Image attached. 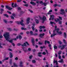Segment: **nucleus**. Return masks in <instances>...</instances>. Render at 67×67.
I'll return each mask as SVG.
<instances>
[{
  "instance_id": "f257e3e1",
  "label": "nucleus",
  "mask_w": 67,
  "mask_h": 67,
  "mask_svg": "<svg viewBox=\"0 0 67 67\" xmlns=\"http://www.w3.org/2000/svg\"><path fill=\"white\" fill-rule=\"evenodd\" d=\"M4 36L5 38L6 41H8L9 43H12V42H13V40H9V33L6 32L5 34L3 35Z\"/></svg>"
},
{
  "instance_id": "f03ea898",
  "label": "nucleus",
  "mask_w": 67,
  "mask_h": 67,
  "mask_svg": "<svg viewBox=\"0 0 67 67\" xmlns=\"http://www.w3.org/2000/svg\"><path fill=\"white\" fill-rule=\"evenodd\" d=\"M23 20H21V21H20V22L18 21H15V22L17 23L18 24H21V25H22V26H24V24L23 23Z\"/></svg>"
},
{
  "instance_id": "7ed1b4c3",
  "label": "nucleus",
  "mask_w": 67,
  "mask_h": 67,
  "mask_svg": "<svg viewBox=\"0 0 67 67\" xmlns=\"http://www.w3.org/2000/svg\"><path fill=\"white\" fill-rule=\"evenodd\" d=\"M55 30H53V33L52 34L51 36V37H54L55 35H57V34L55 33Z\"/></svg>"
},
{
  "instance_id": "20e7f679",
  "label": "nucleus",
  "mask_w": 67,
  "mask_h": 67,
  "mask_svg": "<svg viewBox=\"0 0 67 67\" xmlns=\"http://www.w3.org/2000/svg\"><path fill=\"white\" fill-rule=\"evenodd\" d=\"M66 45H63L62 47V46H61V45H60L59 46L58 48H59L61 47V50H63V49H64V48H65V47H66Z\"/></svg>"
},
{
  "instance_id": "39448f33",
  "label": "nucleus",
  "mask_w": 67,
  "mask_h": 67,
  "mask_svg": "<svg viewBox=\"0 0 67 67\" xmlns=\"http://www.w3.org/2000/svg\"><path fill=\"white\" fill-rule=\"evenodd\" d=\"M55 22H59V24H62V22L60 21V20L58 18H57V20H56V19H55Z\"/></svg>"
},
{
  "instance_id": "423d86ee",
  "label": "nucleus",
  "mask_w": 67,
  "mask_h": 67,
  "mask_svg": "<svg viewBox=\"0 0 67 67\" xmlns=\"http://www.w3.org/2000/svg\"><path fill=\"white\" fill-rule=\"evenodd\" d=\"M60 11L61 12H62V13H60V14H62V15H64V14L66 13L64 11V9H61L60 10Z\"/></svg>"
},
{
  "instance_id": "0eeeda50",
  "label": "nucleus",
  "mask_w": 67,
  "mask_h": 67,
  "mask_svg": "<svg viewBox=\"0 0 67 67\" xmlns=\"http://www.w3.org/2000/svg\"><path fill=\"white\" fill-rule=\"evenodd\" d=\"M40 19H42V20H43L44 21H47V19H46V16H45L44 15H43V16L42 18L41 17H40Z\"/></svg>"
},
{
  "instance_id": "6e6552de",
  "label": "nucleus",
  "mask_w": 67,
  "mask_h": 67,
  "mask_svg": "<svg viewBox=\"0 0 67 67\" xmlns=\"http://www.w3.org/2000/svg\"><path fill=\"white\" fill-rule=\"evenodd\" d=\"M31 42L33 46H35V41H34V39H32L31 40Z\"/></svg>"
},
{
  "instance_id": "1a4fd4ad",
  "label": "nucleus",
  "mask_w": 67,
  "mask_h": 67,
  "mask_svg": "<svg viewBox=\"0 0 67 67\" xmlns=\"http://www.w3.org/2000/svg\"><path fill=\"white\" fill-rule=\"evenodd\" d=\"M5 8L6 9H8L9 10H11L12 9V8L9 7L8 5H6Z\"/></svg>"
},
{
  "instance_id": "9d476101",
  "label": "nucleus",
  "mask_w": 67,
  "mask_h": 67,
  "mask_svg": "<svg viewBox=\"0 0 67 67\" xmlns=\"http://www.w3.org/2000/svg\"><path fill=\"white\" fill-rule=\"evenodd\" d=\"M45 35V34L44 33H43V34H40L39 35V36L41 38H43V36H44Z\"/></svg>"
},
{
  "instance_id": "9b49d317",
  "label": "nucleus",
  "mask_w": 67,
  "mask_h": 67,
  "mask_svg": "<svg viewBox=\"0 0 67 67\" xmlns=\"http://www.w3.org/2000/svg\"><path fill=\"white\" fill-rule=\"evenodd\" d=\"M30 4H32V5H33L34 6L35 5H36V3H34V2L31 1L30 2Z\"/></svg>"
},
{
  "instance_id": "f8f14e48",
  "label": "nucleus",
  "mask_w": 67,
  "mask_h": 67,
  "mask_svg": "<svg viewBox=\"0 0 67 67\" xmlns=\"http://www.w3.org/2000/svg\"><path fill=\"white\" fill-rule=\"evenodd\" d=\"M20 64L19 65V66H20V67H23V62H22L20 61Z\"/></svg>"
},
{
  "instance_id": "ddd939ff",
  "label": "nucleus",
  "mask_w": 67,
  "mask_h": 67,
  "mask_svg": "<svg viewBox=\"0 0 67 67\" xmlns=\"http://www.w3.org/2000/svg\"><path fill=\"white\" fill-rule=\"evenodd\" d=\"M30 18H28L27 19V23L28 24H29V23H30Z\"/></svg>"
},
{
  "instance_id": "4468645a",
  "label": "nucleus",
  "mask_w": 67,
  "mask_h": 67,
  "mask_svg": "<svg viewBox=\"0 0 67 67\" xmlns=\"http://www.w3.org/2000/svg\"><path fill=\"white\" fill-rule=\"evenodd\" d=\"M22 48L25 53H26L27 52V50L26 48Z\"/></svg>"
},
{
  "instance_id": "2eb2a0df",
  "label": "nucleus",
  "mask_w": 67,
  "mask_h": 67,
  "mask_svg": "<svg viewBox=\"0 0 67 67\" xmlns=\"http://www.w3.org/2000/svg\"><path fill=\"white\" fill-rule=\"evenodd\" d=\"M9 54L10 55V58H12V57H13V55H12L13 54L11 52H9Z\"/></svg>"
},
{
  "instance_id": "dca6fc26",
  "label": "nucleus",
  "mask_w": 67,
  "mask_h": 67,
  "mask_svg": "<svg viewBox=\"0 0 67 67\" xmlns=\"http://www.w3.org/2000/svg\"><path fill=\"white\" fill-rule=\"evenodd\" d=\"M58 62L59 63H64V61H63V59H61V60H59Z\"/></svg>"
},
{
  "instance_id": "f3484780",
  "label": "nucleus",
  "mask_w": 67,
  "mask_h": 67,
  "mask_svg": "<svg viewBox=\"0 0 67 67\" xmlns=\"http://www.w3.org/2000/svg\"><path fill=\"white\" fill-rule=\"evenodd\" d=\"M21 46H22V47H24V46H27L26 44V43H24V44H22Z\"/></svg>"
},
{
  "instance_id": "a211bd4d",
  "label": "nucleus",
  "mask_w": 67,
  "mask_h": 67,
  "mask_svg": "<svg viewBox=\"0 0 67 67\" xmlns=\"http://www.w3.org/2000/svg\"><path fill=\"white\" fill-rule=\"evenodd\" d=\"M55 30L56 31V33H58L59 32V28L55 29Z\"/></svg>"
},
{
  "instance_id": "6ab92c4d",
  "label": "nucleus",
  "mask_w": 67,
  "mask_h": 67,
  "mask_svg": "<svg viewBox=\"0 0 67 67\" xmlns=\"http://www.w3.org/2000/svg\"><path fill=\"white\" fill-rule=\"evenodd\" d=\"M35 21H36V23H37V24H38V23H39V21H38V20H37V19H35Z\"/></svg>"
},
{
  "instance_id": "aec40b11",
  "label": "nucleus",
  "mask_w": 67,
  "mask_h": 67,
  "mask_svg": "<svg viewBox=\"0 0 67 67\" xmlns=\"http://www.w3.org/2000/svg\"><path fill=\"white\" fill-rule=\"evenodd\" d=\"M13 65L14 67H18V65L16 64L15 62L13 63Z\"/></svg>"
},
{
  "instance_id": "412c9836",
  "label": "nucleus",
  "mask_w": 67,
  "mask_h": 67,
  "mask_svg": "<svg viewBox=\"0 0 67 67\" xmlns=\"http://www.w3.org/2000/svg\"><path fill=\"white\" fill-rule=\"evenodd\" d=\"M48 47H49L50 49H52V47H52V45L51 44H49L48 45Z\"/></svg>"
},
{
  "instance_id": "4be33fe9",
  "label": "nucleus",
  "mask_w": 67,
  "mask_h": 67,
  "mask_svg": "<svg viewBox=\"0 0 67 67\" xmlns=\"http://www.w3.org/2000/svg\"><path fill=\"white\" fill-rule=\"evenodd\" d=\"M8 31H11L12 30V29L11 28H7Z\"/></svg>"
},
{
  "instance_id": "5701e85b",
  "label": "nucleus",
  "mask_w": 67,
  "mask_h": 67,
  "mask_svg": "<svg viewBox=\"0 0 67 67\" xmlns=\"http://www.w3.org/2000/svg\"><path fill=\"white\" fill-rule=\"evenodd\" d=\"M4 15L5 16H6L7 18H9V16H8V15H7V14H4Z\"/></svg>"
},
{
  "instance_id": "b1692460",
  "label": "nucleus",
  "mask_w": 67,
  "mask_h": 67,
  "mask_svg": "<svg viewBox=\"0 0 67 67\" xmlns=\"http://www.w3.org/2000/svg\"><path fill=\"white\" fill-rule=\"evenodd\" d=\"M53 47L54 49H57V46H56L55 45Z\"/></svg>"
},
{
  "instance_id": "393cba45",
  "label": "nucleus",
  "mask_w": 67,
  "mask_h": 67,
  "mask_svg": "<svg viewBox=\"0 0 67 67\" xmlns=\"http://www.w3.org/2000/svg\"><path fill=\"white\" fill-rule=\"evenodd\" d=\"M12 59H10V62H9V64L10 65H12Z\"/></svg>"
},
{
  "instance_id": "a878e982",
  "label": "nucleus",
  "mask_w": 67,
  "mask_h": 67,
  "mask_svg": "<svg viewBox=\"0 0 67 67\" xmlns=\"http://www.w3.org/2000/svg\"><path fill=\"white\" fill-rule=\"evenodd\" d=\"M43 4L44 6H46V5H47V3H43Z\"/></svg>"
},
{
  "instance_id": "bb28decb",
  "label": "nucleus",
  "mask_w": 67,
  "mask_h": 67,
  "mask_svg": "<svg viewBox=\"0 0 67 67\" xmlns=\"http://www.w3.org/2000/svg\"><path fill=\"white\" fill-rule=\"evenodd\" d=\"M34 1H36V0L37 1L36 2V3H37V4H38L39 3V2H40V1L38 0H33Z\"/></svg>"
},
{
  "instance_id": "cd10ccee",
  "label": "nucleus",
  "mask_w": 67,
  "mask_h": 67,
  "mask_svg": "<svg viewBox=\"0 0 67 67\" xmlns=\"http://www.w3.org/2000/svg\"><path fill=\"white\" fill-rule=\"evenodd\" d=\"M30 35H33V34H33V32L32 31H30Z\"/></svg>"
},
{
  "instance_id": "c85d7f7f",
  "label": "nucleus",
  "mask_w": 67,
  "mask_h": 67,
  "mask_svg": "<svg viewBox=\"0 0 67 67\" xmlns=\"http://www.w3.org/2000/svg\"><path fill=\"white\" fill-rule=\"evenodd\" d=\"M18 5L16 4V3H15V4H14V7H18Z\"/></svg>"
},
{
  "instance_id": "c756f323",
  "label": "nucleus",
  "mask_w": 67,
  "mask_h": 67,
  "mask_svg": "<svg viewBox=\"0 0 67 67\" xmlns=\"http://www.w3.org/2000/svg\"><path fill=\"white\" fill-rule=\"evenodd\" d=\"M11 6L13 8H14V3H12Z\"/></svg>"
},
{
  "instance_id": "7c9ffc66",
  "label": "nucleus",
  "mask_w": 67,
  "mask_h": 67,
  "mask_svg": "<svg viewBox=\"0 0 67 67\" xmlns=\"http://www.w3.org/2000/svg\"><path fill=\"white\" fill-rule=\"evenodd\" d=\"M21 30H26V28H24L22 27H21Z\"/></svg>"
},
{
  "instance_id": "2f4dec72",
  "label": "nucleus",
  "mask_w": 67,
  "mask_h": 67,
  "mask_svg": "<svg viewBox=\"0 0 67 67\" xmlns=\"http://www.w3.org/2000/svg\"><path fill=\"white\" fill-rule=\"evenodd\" d=\"M62 53V51H59L58 53V55H60Z\"/></svg>"
},
{
  "instance_id": "473e14b6",
  "label": "nucleus",
  "mask_w": 67,
  "mask_h": 67,
  "mask_svg": "<svg viewBox=\"0 0 67 67\" xmlns=\"http://www.w3.org/2000/svg\"><path fill=\"white\" fill-rule=\"evenodd\" d=\"M21 43H18L17 44V46H20V45H21Z\"/></svg>"
},
{
  "instance_id": "72a5a7b5",
  "label": "nucleus",
  "mask_w": 67,
  "mask_h": 67,
  "mask_svg": "<svg viewBox=\"0 0 67 67\" xmlns=\"http://www.w3.org/2000/svg\"><path fill=\"white\" fill-rule=\"evenodd\" d=\"M10 17L11 18V19H12V20H14V17H13V16H11Z\"/></svg>"
},
{
  "instance_id": "f704fd0d",
  "label": "nucleus",
  "mask_w": 67,
  "mask_h": 67,
  "mask_svg": "<svg viewBox=\"0 0 67 67\" xmlns=\"http://www.w3.org/2000/svg\"><path fill=\"white\" fill-rule=\"evenodd\" d=\"M54 6L55 7H57H57L58 6V4H55L54 5Z\"/></svg>"
},
{
  "instance_id": "c9c22d12",
  "label": "nucleus",
  "mask_w": 67,
  "mask_h": 67,
  "mask_svg": "<svg viewBox=\"0 0 67 67\" xmlns=\"http://www.w3.org/2000/svg\"><path fill=\"white\" fill-rule=\"evenodd\" d=\"M28 10L29 11H30V12H31V13H33V12L32 10H31L29 9Z\"/></svg>"
},
{
  "instance_id": "e433bc0d",
  "label": "nucleus",
  "mask_w": 67,
  "mask_h": 67,
  "mask_svg": "<svg viewBox=\"0 0 67 67\" xmlns=\"http://www.w3.org/2000/svg\"><path fill=\"white\" fill-rule=\"evenodd\" d=\"M22 38V36H21L19 35V39H20V40H21V39Z\"/></svg>"
},
{
  "instance_id": "4c0bfd02",
  "label": "nucleus",
  "mask_w": 67,
  "mask_h": 67,
  "mask_svg": "<svg viewBox=\"0 0 67 67\" xmlns=\"http://www.w3.org/2000/svg\"><path fill=\"white\" fill-rule=\"evenodd\" d=\"M52 18H51L52 20H53L54 19V15H52Z\"/></svg>"
},
{
  "instance_id": "58836bf2",
  "label": "nucleus",
  "mask_w": 67,
  "mask_h": 67,
  "mask_svg": "<svg viewBox=\"0 0 67 67\" xmlns=\"http://www.w3.org/2000/svg\"><path fill=\"white\" fill-rule=\"evenodd\" d=\"M43 2L42 1H41L39 2L40 4H42V3L43 4Z\"/></svg>"
},
{
  "instance_id": "ea45409f",
  "label": "nucleus",
  "mask_w": 67,
  "mask_h": 67,
  "mask_svg": "<svg viewBox=\"0 0 67 67\" xmlns=\"http://www.w3.org/2000/svg\"><path fill=\"white\" fill-rule=\"evenodd\" d=\"M59 44L60 45H61V44H62V42L61 41H59Z\"/></svg>"
},
{
  "instance_id": "a19ab883",
  "label": "nucleus",
  "mask_w": 67,
  "mask_h": 67,
  "mask_svg": "<svg viewBox=\"0 0 67 67\" xmlns=\"http://www.w3.org/2000/svg\"><path fill=\"white\" fill-rule=\"evenodd\" d=\"M4 21L5 23H8V22H7L6 20H4Z\"/></svg>"
},
{
  "instance_id": "79ce46f5",
  "label": "nucleus",
  "mask_w": 67,
  "mask_h": 67,
  "mask_svg": "<svg viewBox=\"0 0 67 67\" xmlns=\"http://www.w3.org/2000/svg\"><path fill=\"white\" fill-rule=\"evenodd\" d=\"M50 24L52 25H53L54 23V22H53L52 21H50Z\"/></svg>"
},
{
  "instance_id": "37998d69",
  "label": "nucleus",
  "mask_w": 67,
  "mask_h": 67,
  "mask_svg": "<svg viewBox=\"0 0 67 67\" xmlns=\"http://www.w3.org/2000/svg\"><path fill=\"white\" fill-rule=\"evenodd\" d=\"M38 44L39 45H42L43 43L42 42H39Z\"/></svg>"
},
{
  "instance_id": "c03bdc74",
  "label": "nucleus",
  "mask_w": 67,
  "mask_h": 67,
  "mask_svg": "<svg viewBox=\"0 0 67 67\" xmlns=\"http://www.w3.org/2000/svg\"><path fill=\"white\" fill-rule=\"evenodd\" d=\"M37 35H38V34H37V33H36L35 34H34L33 35H34L35 36H37Z\"/></svg>"
},
{
  "instance_id": "a18cd8bd",
  "label": "nucleus",
  "mask_w": 67,
  "mask_h": 67,
  "mask_svg": "<svg viewBox=\"0 0 67 67\" xmlns=\"http://www.w3.org/2000/svg\"><path fill=\"white\" fill-rule=\"evenodd\" d=\"M30 26H31V25H29L28 26V29H31V28H30Z\"/></svg>"
},
{
  "instance_id": "49530a36",
  "label": "nucleus",
  "mask_w": 67,
  "mask_h": 67,
  "mask_svg": "<svg viewBox=\"0 0 67 67\" xmlns=\"http://www.w3.org/2000/svg\"><path fill=\"white\" fill-rule=\"evenodd\" d=\"M58 34H62V32L61 31H60V32H58Z\"/></svg>"
},
{
  "instance_id": "de8ad7c7",
  "label": "nucleus",
  "mask_w": 67,
  "mask_h": 67,
  "mask_svg": "<svg viewBox=\"0 0 67 67\" xmlns=\"http://www.w3.org/2000/svg\"><path fill=\"white\" fill-rule=\"evenodd\" d=\"M46 52H43L42 53V54L44 55H46Z\"/></svg>"
},
{
  "instance_id": "09e8293b",
  "label": "nucleus",
  "mask_w": 67,
  "mask_h": 67,
  "mask_svg": "<svg viewBox=\"0 0 67 67\" xmlns=\"http://www.w3.org/2000/svg\"><path fill=\"white\" fill-rule=\"evenodd\" d=\"M32 62L33 63H36V61H35V60H32Z\"/></svg>"
},
{
  "instance_id": "8fccbe9b",
  "label": "nucleus",
  "mask_w": 67,
  "mask_h": 67,
  "mask_svg": "<svg viewBox=\"0 0 67 67\" xmlns=\"http://www.w3.org/2000/svg\"><path fill=\"white\" fill-rule=\"evenodd\" d=\"M20 15H21V14H22L24 13L23 11H20Z\"/></svg>"
},
{
  "instance_id": "3c124183",
  "label": "nucleus",
  "mask_w": 67,
  "mask_h": 67,
  "mask_svg": "<svg viewBox=\"0 0 67 67\" xmlns=\"http://www.w3.org/2000/svg\"><path fill=\"white\" fill-rule=\"evenodd\" d=\"M57 62V61H56L55 60H54L53 61V63L54 64H55V63H56Z\"/></svg>"
},
{
  "instance_id": "603ef678",
  "label": "nucleus",
  "mask_w": 67,
  "mask_h": 67,
  "mask_svg": "<svg viewBox=\"0 0 67 67\" xmlns=\"http://www.w3.org/2000/svg\"><path fill=\"white\" fill-rule=\"evenodd\" d=\"M63 42L65 44H66V40L65 39H63Z\"/></svg>"
},
{
  "instance_id": "864d4df0",
  "label": "nucleus",
  "mask_w": 67,
  "mask_h": 67,
  "mask_svg": "<svg viewBox=\"0 0 67 67\" xmlns=\"http://www.w3.org/2000/svg\"><path fill=\"white\" fill-rule=\"evenodd\" d=\"M32 51L33 52H36V49H34L32 50Z\"/></svg>"
},
{
  "instance_id": "5fc2aeb1",
  "label": "nucleus",
  "mask_w": 67,
  "mask_h": 67,
  "mask_svg": "<svg viewBox=\"0 0 67 67\" xmlns=\"http://www.w3.org/2000/svg\"><path fill=\"white\" fill-rule=\"evenodd\" d=\"M32 29L33 31H34V30H35V29L34 28V27H33V26H32Z\"/></svg>"
},
{
  "instance_id": "6e6d98bb",
  "label": "nucleus",
  "mask_w": 67,
  "mask_h": 67,
  "mask_svg": "<svg viewBox=\"0 0 67 67\" xmlns=\"http://www.w3.org/2000/svg\"><path fill=\"white\" fill-rule=\"evenodd\" d=\"M14 31H18V29H14Z\"/></svg>"
},
{
  "instance_id": "4d7b16f0",
  "label": "nucleus",
  "mask_w": 67,
  "mask_h": 67,
  "mask_svg": "<svg viewBox=\"0 0 67 67\" xmlns=\"http://www.w3.org/2000/svg\"><path fill=\"white\" fill-rule=\"evenodd\" d=\"M21 1V0H17V2H20Z\"/></svg>"
},
{
  "instance_id": "13d9d810",
  "label": "nucleus",
  "mask_w": 67,
  "mask_h": 67,
  "mask_svg": "<svg viewBox=\"0 0 67 67\" xmlns=\"http://www.w3.org/2000/svg\"><path fill=\"white\" fill-rule=\"evenodd\" d=\"M59 19L60 20H63L62 19V18L61 17L59 16Z\"/></svg>"
},
{
  "instance_id": "bf43d9fd",
  "label": "nucleus",
  "mask_w": 67,
  "mask_h": 67,
  "mask_svg": "<svg viewBox=\"0 0 67 67\" xmlns=\"http://www.w3.org/2000/svg\"><path fill=\"white\" fill-rule=\"evenodd\" d=\"M25 43L27 44V45H28V46H29L30 45V44H29V43H28V42H25Z\"/></svg>"
},
{
  "instance_id": "052dcab7",
  "label": "nucleus",
  "mask_w": 67,
  "mask_h": 67,
  "mask_svg": "<svg viewBox=\"0 0 67 67\" xmlns=\"http://www.w3.org/2000/svg\"><path fill=\"white\" fill-rule=\"evenodd\" d=\"M26 33L27 34H30V32L27 31L26 32Z\"/></svg>"
},
{
  "instance_id": "680f3d73",
  "label": "nucleus",
  "mask_w": 67,
  "mask_h": 67,
  "mask_svg": "<svg viewBox=\"0 0 67 67\" xmlns=\"http://www.w3.org/2000/svg\"><path fill=\"white\" fill-rule=\"evenodd\" d=\"M32 57H33V56L32 55H31L29 57V58L30 59H32Z\"/></svg>"
},
{
  "instance_id": "e2e57ef3",
  "label": "nucleus",
  "mask_w": 67,
  "mask_h": 67,
  "mask_svg": "<svg viewBox=\"0 0 67 67\" xmlns=\"http://www.w3.org/2000/svg\"><path fill=\"white\" fill-rule=\"evenodd\" d=\"M0 11H2H2H4V9H3V8H1L0 9Z\"/></svg>"
},
{
  "instance_id": "0e129e2a",
  "label": "nucleus",
  "mask_w": 67,
  "mask_h": 67,
  "mask_svg": "<svg viewBox=\"0 0 67 67\" xmlns=\"http://www.w3.org/2000/svg\"><path fill=\"white\" fill-rule=\"evenodd\" d=\"M44 44L45 45H46V44H47V40L45 41Z\"/></svg>"
},
{
  "instance_id": "69168bd1",
  "label": "nucleus",
  "mask_w": 67,
  "mask_h": 67,
  "mask_svg": "<svg viewBox=\"0 0 67 67\" xmlns=\"http://www.w3.org/2000/svg\"><path fill=\"white\" fill-rule=\"evenodd\" d=\"M7 13H9V14H11V12H10L7 11Z\"/></svg>"
},
{
  "instance_id": "338daca9",
  "label": "nucleus",
  "mask_w": 67,
  "mask_h": 67,
  "mask_svg": "<svg viewBox=\"0 0 67 67\" xmlns=\"http://www.w3.org/2000/svg\"><path fill=\"white\" fill-rule=\"evenodd\" d=\"M29 51H31V49L30 48H29L28 49Z\"/></svg>"
},
{
  "instance_id": "774afa93",
  "label": "nucleus",
  "mask_w": 67,
  "mask_h": 67,
  "mask_svg": "<svg viewBox=\"0 0 67 67\" xmlns=\"http://www.w3.org/2000/svg\"><path fill=\"white\" fill-rule=\"evenodd\" d=\"M28 4H25V5H24V6H25V7H28Z\"/></svg>"
}]
</instances>
